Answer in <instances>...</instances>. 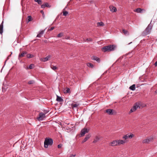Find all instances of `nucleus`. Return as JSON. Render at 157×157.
<instances>
[{"instance_id": "1", "label": "nucleus", "mask_w": 157, "mask_h": 157, "mask_svg": "<svg viewBox=\"0 0 157 157\" xmlns=\"http://www.w3.org/2000/svg\"><path fill=\"white\" fill-rule=\"evenodd\" d=\"M116 48V46L115 45L111 44L103 47L102 50L104 52L112 51L114 50Z\"/></svg>"}, {"instance_id": "2", "label": "nucleus", "mask_w": 157, "mask_h": 157, "mask_svg": "<svg viewBox=\"0 0 157 157\" xmlns=\"http://www.w3.org/2000/svg\"><path fill=\"white\" fill-rule=\"evenodd\" d=\"M152 25L151 23L148 25L145 29L143 32L142 35L144 36H146L149 34L152 28Z\"/></svg>"}, {"instance_id": "3", "label": "nucleus", "mask_w": 157, "mask_h": 157, "mask_svg": "<svg viewBox=\"0 0 157 157\" xmlns=\"http://www.w3.org/2000/svg\"><path fill=\"white\" fill-rule=\"evenodd\" d=\"M46 110H44L43 112H40L39 114V117L37 118L39 121H42L46 118L45 114L48 113Z\"/></svg>"}, {"instance_id": "4", "label": "nucleus", "mask_w": 157, "mask_h": 157, "mask_svg": "<svg viewBox=\"0 0 157 157\" xmlns=\"http://www.w3.org/2000/svg\"><path fill=\"white\" fill-rule=\"evenodd\" d=\"M53 140L51 138H46L44 141V147L45 148L48 147V145H51L53 144Z\"/></svg>"}, {"instance_id": "5", "label": "nucleus", "mask_w": 157, "mask_h": 157, "mask_svg": "<svg viewBox=\"0 0 157 157\" xmlns=\"http://www.w3.org/2000/svg\"><path fill=\"white\" fill-rule=\"evenodd\" d=\"M141 105L140 104L139 102L135 103L133 107L130 110L129 112V113H130L135 111L137 109L140 108Z\"/></svg>"}, {"instance_id": "6", "label": "nucleus", "mask_w": 157, "mask_h": 157, "mask_svg": "<svg viewBox=\"0 0 157 157\" xmlns=\"http://www.w3.org/2000/svg\"><path fill=\"white\" fill-rule=\"evenodd\" d=\"M153 140V137H147L146 139L143 140L142 141V143H143L148 144Z\"/></svg>"}, {"instance_id": "7", "label": "nucleus", "mask_w": 157, "mask_h": 157, "mask_svg": "<svg viewBox=\"0 0 157 157\" xmlns=\"http://www.w3.org/2000/svg\"><path fill=\"white\" fill-rule=\"evenodd\" d=\"M118 145L119 143H118V140H113L109 144V146L113 147L117 146Z\"/></svg>"}, {"instance_id": "8", "label": "nucleus", "mask_w": 157, "mask_h": 157, "mask_svg": "<svg viewBox=\"0 0 157 157\" xmlns=\"http://www.w3.org/2000/svg\"><path fill=\"white\" fill-rule=\"evenodd\" d=\"M89 131V129L87 128H84L83 129H82L81 131V135L82 136H83L86 133H87Z\"/></svg>"}, {"instance_id": "9", "label": "nucleus", "mask_w": 157, "mask_h": 157, "mask_svg": "<svg viewBox=\"0 0 157 157\" xmlns=\"http://www.w3.org/2000/svg\"><path fill=\"white\" fill-rule=\"evenodd\" d=\"M91 59L93 60L96 61L98 63H99L100 62V59L96 56H92Z\"/></svg>"}, {"instance_id": "10", "label": "nucleus", "mask_w": 157, "mask_h": 157, "mask_svg": "<svg viewBox=\"0 0 157 157\" xmlns=\"http://www.w3.org/2000/svg\"><path fill=\"white\" fill-rule=\"evenodd\" d=\"M114 111L113 109H108L106 110V113L109 115H113Z\"/></svg>"}, {"instance_id": "11", "label": "nucleus", "mask_w": 157, "mask_h": 157, "mask_svg": "<svg viewBox=\"0 0 157 157\" xmlns=\"http://www.w3.org/2000/svg\"><path fill=\"white\" fill-rule=\"evenodd\" d=\"M110 10L112 12H116L117 11V8L114 6H109Z\"/></svg>"}, {"instance_id": "12", "label": "nucleus", "mask_w": 157, "mask_h": 157, "mask_svg": "<svg viewBox=\"0 0 157 157\" xmlns=\"http://www.w3.org/2000/svg\"><path fill=\"white\" fill-rule=\"evenodd\" d=\"M45 29H45L44 30H40L39 32V33L37 35L36 37L39 38L41 36L44 34Z\"/></svg>"}, {"instance_id": "13", "label": "nucleus", "mask_w": 157, "mask_h": 157, "mask_svg": "<svg viewBox=\"0 0 157 157\" xmlns=\"http://www.w3.org/2000/svg\"><path fill=\"white\" fill-rule=\"evenodd\" d=\"M3 21H2L0 25V34H2L3 32Z\"/></svg>"}, {"instance_id": "14", "label": "nucleus", "mask_w": 157, "mask_h": 157, "mask_svg": "<svg viewBox=\"0 0 157 157\" xmlns=\"http://www.w3.org/2000/svg\"><path fill=\"white\" fill-rule=\"evenodd\" d=\"M91 136V135L90 134H88L86 135L83 139V140L82 141V143H83L85 142H86Z\"/></svg>"}, {"instance_id": "15", "label": "nucleus", "mask_w": 157, "mask_h": 157, "mask_svg": "<svg viewBox=\"0 0 157 157\" xmlns=\"http://www.w3.org/2000/svg\"><path fill=\"white\" fill-rule=\"evenodd\" d=\"M144 10L143 9H141L140 8H138L134 10L135 12H136L138 13H142L143 11Z\"/></svg>"}, {"instance_id": "16", "label": "nucleus", "mask_w": 157, "mask_h": 157, "mask_svg": "<svg viewBox=\"0 0 157 157\" xmlns=\"http://www.w3.org/2000/svg\"><path fill=\"white\" fill-rule=\"evenodd\" d=\"M51 57V56L50 55H49L46 57L45 58H44L43 59H41L40 60L43 62H46L48 61Z\"/></svg>"}, {"instance_id": "17", "label": "nucleus", "mask_w": 157, "mask_h": 157, "mask_svg": "<svg viewBox=\"0 0 157 157\" xmlns=\"http://www.w3.org/2000/svg\"><path fill=\"white\" fill-rule=\"evenodd\" d=\"M27 54V52H23L21 54H20L19 55V58H20L21 57H24L25 55Z\"/></svg>"}, {"instance_id": "18", "label": "nucleus", "mask_w": 157, "mask_h": 157, "mask_svg": "<svg viewBox=\"0 0 157 157\" xmlns=\"http://www.w3.org/2000/svg\"><path fill=\"white\" fill-rule=\"evenodd\" d=\"M56 100L59 102H62L63 101V99L62 98L58 95H57Z\"/></svg>"}, {"instance_id": "19", "label": "nucleus", "mask_w": 157, "mask_h": 157, "mask_svg": "<svg viewBox=\"0 0 157 157\" xmlns=\"http://www.w3.org/2000/svg\"><path fill=\"white\" fill-rule=\"evenodd\" d=\"M100 139V137L98 136H96L95 137V138L94 139V140L93 141V143H96L97 142H98L99 140V139Z\"/></svg>"}, {"instance_id": "20", "label": "nucleus", "mask_w": 157, "mask_h": 157, "mask_svg": "<svg viewBox=\"0 0 157 157\" xmlns=\"http://www.w3.org/2000/svg\"><path fill=\"white\" fill-rule=\"evenodd\" d=\"M125 143V141H124L122 140H118V143H119L118 145H120V144H123Z\"/></svg>"}, {"instance_id": "21", "label": "nucleus", "mask_w": 157, "mask_h": 157, "mask_svg": "<svg viewBox=\"0 0 157 157\" xmlns=\"http://www.w3.org/2000/svg\"><path fill=\"white\" fill-rule=\"evenodd\" d=\"M135 88L136 85L135 84H133L129 87V89L132 90H135Z\"/></svg>"}, {"instance_id": "22", "label": "nucleus", "mask_w": 157, "mask_h": 157, "mask_svg": "<svg viewBox=\"0 0 157 157\" xmlns=\"http://www.w3.org/2000/svg\"><path fill=\"white\" fill-rule=\"evenodd\" d=\"M104 25V23L102 22H100L97 23V26L98 27L99 26H103Z\"/></svg>"}, {"instance_id": "23", "label": "nucleus", "mask_w": 157, "mask_h": 157, "mask_svg": "<svg viewBox=\"0 0 157 157\" xmlns=\"http://www.w3.org/2000/svg\"><path fill=\"white\" fill-rule=\"evenodd\" d=\"M32 20V17L31 16H29L27 18V23H28L29 22Z\"/></svg>"}, {"instance_id": "24", "label": "nucleus", "mask_w": 157, "mask_h": 157, "mask_svg": "<svg viewBox=\"0 0 157 157\" xmlns=\"http://www.w3.org/2000/svg\"><path fill=\"white\" fill-rule=\"evenodd\" d=\"M79 105V104H73L71 105V106L73 108H77Z\"/></svg>"}, {"instance_id": "25", "label": "nucleus", "mask_w": 157, "mask_h": 157, "mask_svg": "<svg viewBox=\"0 0 157 157\" xmlns=\"http://www.w3.org/2000/svg\"><path fill=\"white\" fill-rule=\"evenodd\" d=\"M34 1L37 2L39 5H41L42 3V1L41 0H35Z\"/></svg>"}, {"instance_id": "26", "label": "nucleus", "mask_w": 157, "mask_h": 157, "mask_svg": "<svg viewBox=\"0 0 157 157\" xmlns=\"http://www.w3.org/2000/svg\"><path fill=\"white\" fill-rule=\"evenodd\" d=\"M128 138L131 139L132 138L133 136V135L132 134H127Z\"/></svg>"}, {"instance_id": "27", "label": "nucleus", "mask_w": 157, "mask_h": 157, "mask_svg": "<svg viewBox=\"0 0 157 157\" xmlns=\"http://www.w3.org/2000/svg\"><path fill=\"white\" fill-rule=\"evenodd\" d=\"M26 57L28 58H31L33 57V56L30 54H28L27 55Z\"/></svg>"}, {"instance_id": "28", "label": "nucleus", "mask_w": 157, "mask_h": 157, "mask_svg": "<svg viewBox=\"0 0 157 157\" xmlns=\"http://www.w3.org/2000/svg\"><path fill=\"white\" fill-rule=\"evenodd\" d=\"M87 65L89 67H91L93 68L94 67L93 65L91 63H88Z\"/></svg>"}, {"instance_id": "29", "label": "nucleus", "mask_w": 157, "mask_h": 157, "mask_svg": "<svg viewBox=\"0 0 157 157\" xmlns=\"http://www.w3.org/2000/svg\"><path fill=\"white\" fill-rule=\"evenodd\" d=\"M51 68L54 70H55L57 69V67L53 65H52L51 66Z\"/></svg>"}, {"instance_id": "30", "label": "nucleus", "mask_w": 157, "mask_h": 157, "mask_svg": "<svg viewBox=\"0 0 157 157\" xmlns=\"http://www.w3.org/2000/svg\"><path fill=\"white\" fill-rule=\"evenodd\" d=\"M33 66L34 65L33 64H31L29 66V67L27 68V69H32L33 68Z\"/></svg>"}, {"instance_id": "31", "label": "nucleus", "mask_w": 157, "mask_h": 157, "mask_svg": "<svg viewBox=\"0 0 157 157\" xmlns=\"http://www.w3.org/2000/svg\"><path fill=\"white\" fill-rule=\"evenodd\" d=\"M70 92V89L69 88H67L64 93H69Z\"/></svg>"}, {"instance_id": "32", "label": "nucleus", "mask_w": 157, "mask_h": 157, "mask_svg": "<svg viewBox=\"0 0 157 157\" xmlns=\"http://www.w3.org/2000/svg\"><path fill=\"white\" fill-rule=\"evenodd\" d=\"M35 82L34 80H30L28 82V84H32L34 83Z\"/></svg>"}, {"instance_id": "33", "label": "nucleus", "mask_w": 157, "mask_h": 157, "mask_svg": "<svg viewBox=\"0 0 157 157\" xmlns=\"http://www.w3.org/2000/svg\"><path fill=\"white\" fill-rule=\"evenodd\" d=\"M63 15L65 16H66L68 13V12L67 11H65L63 12Z\"/></svg>"}, {"instance_id": "34", "label": "nucleus", "mask_w": 157, "mask_h": 157, "mask_svg": "<svg viewBox=\"0 0 157 157\" xmlns=\"http://www.w3.org/2000/svg\"><path fill=\"white\" fill-rule=\"evenodd\" d=\"M122 31H123V33L124 34H126L128 33V31L127 30H126L124 29H123Z\"/></svg>"}, {"instance_id": "35", "label": "nucleus", "mask_w": 157, "mask_h": 157, "mask_svg": "<svg viewBox=\"0 0 157 157\" xmlns=\"http://www.w3.org/2000/svg\"><path fill=\"white\" fill-rule=\"evenodd\" d=\"M63 36V33H59L57 36V37H60Z\"/></svg>"}, {"instance_id": "36", "label": "nucleus", "mask_w": 157, "mask_h": 157, "mask_svg": "<svg viewBox=\"0 0 157 157\" xmlns=\"http://www.w3.org/2000/svg\"><path fill=\"white\" fill-rule=\"evenodd\" d=\"M92 41V39L91 38H87L86 39L85 42H89V41Z\"/></svg>"}, {"instance_id": "37", "label": "nucleus", "mask_w": 157, "mask_h": 157, "mask_svg": "<svg viewBox=\"0 0 157 157\" xmlns=\"http://www.w3.org/2000/svg\"><path fill=\"white\" fill-rule=\"evenodd\" d=\"M122 138H123V139H125V140H126V139H127L128 138V137L127 134H126V135H125L123 136Z\"/></svg>"}, {"instance_id": "38", "label": "nucleus", "mask_w": 157, "mask_h": 157, "mask_svg": "<svg viewBox=\"0 0 157 157\" xmlns=\"http://www.w3.org/2000/svg\"><path fill=\"white\" fill-rule=\"evenodd\" d=\"M62 146V145L61 144H59L58 145V147L59 148H60Z\"/></svg>"}, {"instance_id": "39", "label": "nucleus", "mask_w": 157, "mask_h": 157, "mask_svg": "<svg viewBox=\"0 0 157 157\" xmlns=\"http://www.w3.org/2000/svg\"><path fill=\"white\" fill-rule=\"evenodd\" d=\"M44 5H45V7H50L48 5V4L47 3H44Z\"/></svg>"}, {"instance_id": "40", "label": "nucleus", "mask_w": 157, "mask_h": 157, "mask_svg": "<svg viewBox=\"0 0 157 157\" xmlns=\"http://www.w3.org/2000/svg\"><path fill=\"white\" fill-rule=\"evenodd\" d=\"M54 28V27H52L50 29H48V30L51 31L52 30H53Z\"/></svg>"}, {"instance_id": "41", "label": "nucleus", "mask_w": 157, "mask_h": 157, "mask_svg": "<svg viewBox=\"0 0 157 157\" xmlns=\"http://www.w3.org/2000/svg\"><path fill=\"white\" fill-rule=\"evenodd\" d=\"M45 7L44 4H42L41 5V8H44Z\"/></svg>"}, {"instance_id": "42", "label": "nucleus", "mask_w": 157, "mask_h": 157, "mask_svg": "<svg viewBox=\"0 0 157 157\" xmlns=\"http://www.w3.org/2000/svg\"><path fill=\"white\" fill-rule=\"evenodd\" d=\"M70 38V37L68 36H66L65 37V39L66 40L69 39Z\"/></svg>"}, {"instance_id": "43", "label": "nucleus", "mask_w": 157, "mask_h": 157, "mask_svg": "<svg viewBox=\"0 0 157 157\" xmlns=\"http://www.w3.org/2000/svg\"><path fill=\"white\" fill-rule=\"evenodd\" d=\"M75 155H71L69 157H75Z\"/></svg>"}, {"instance_id": "44", "label": "nucleus", "mask_w": 157, "mask_h": 157, "mask_svg": "<svg viewBox=\"0 0 157 157\" xmlns=\"http://www.w3.org/2000/svg\"><path fill=\"white\" fill-rule=\"evenodd\" d=\"M154 65L155 67L157 66V61L155 63Z\"/></svg>"}, {"instance_id": "45", "label": "nucleus", "mask_w": 157, "mask_h": 157, "mask_svg": "<svg viewBox=\"0 0 157 157\" xmlns=\"http://www.w3.org/2000/svg\"><path fill=\"white\" fill-rule=\"evenodd\" d=\"M40 12L43 14H44V12L43 10H41L40 11Z\"/></svg>"}, {"instance_id": "46", "label": "nucleus", "mask_w": 157, "mask_h": 157, "mask_svg": "<svg viewBox=\"0 0 157 157\" xmlns=\"http://www.w3.org/2000/svg\"><path fill=\"white\" fill-rule=\"evenodd\" d=\"M155 93H156V94H157V90H156L155 91Z\"/></svg>"}, {"instance_id": "47", "label": "nucleus", "mask_w": 157, "mask_h": 157, "mask_svg": "<svg viewBox=\"0 0 157 157\" xmlns=\"http://www.w3.org/2000/svg\"><path fill=\"white\" fill-rule=\"evenodd\" d=\"M131 43H132V42H131V43H129V44H131Z\"/></svg>"}, {"instance_id": "48", "label": "nucleus", "mask_w": 157, "mask_h": 157, "mask_svg": "<svg viewBox=\"0 0 157 157\" xmlns=\"http://www.w3.org/2000/svg\"><path fill=\"white\" fill-rule=\"evenodd\" d=\"M11 55H10V56H11Z\"/></svg>"}]
</instances>
